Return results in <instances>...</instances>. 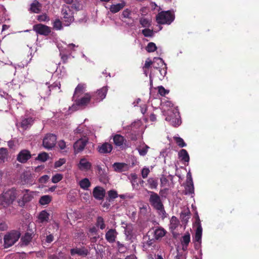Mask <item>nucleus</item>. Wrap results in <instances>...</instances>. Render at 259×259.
Instances as JSON below:
<instances>
[{"label": "nucleus", "mask_w": 259, "mask_h": 259, "mask_svg": "<svg viewBox=\"0 0 259 259\" xmlns=\"http://www.w3.org/2000/svg\"><path fill=\"white\" fill-rule=\"evenodd\" d=\"M147 207H148V206L146 205H143L142 207H141L140 208V212L141 213H143V214H146L147 212Z\"/></svg>", "instance_id": "61"}, {"label": "nucleus", "mask_w": 259, "mask_h": 259, "mask_svg": "<svg viewBox=\"0 0 259 259\" xmlns=\"http://www.w3.org/2000/svg\"><path fill=\"white\" fill-rule=\"evenodd\" d=\"M139 22L140 24L143 27H149L151 25V21L150 20L144 17L141 18Z\"/></svg>", "instance_id": "38"}, {"label": "nucleus", "mask_w": 259, "mask_h": 259, "mask_svg": "<svg viewBox=\"0 0 259 259\" xmlns=\"http://www.w3.org/2000/svg\"><path fill=\"white\" fill-rule=\"evenodd\" d=\"M117 244V248L118 249V251L121 253H123L126 252L127 250V247L125 246V245L121 243L120 241H117L116 242Z\"/></svg>", "instance_id": "41"}, {"label": "nucleus", "mask_w": 259, "mask_h": 259, "mask_svg": "<svg viewBox=\"0 0 259 259\" xmlns=\"http://www.w3.org/2000/svg\"><path fill=\"white\" fill-rule=\"evenodd\" d=\"M108 197L110 199H114L118 197V194L115 190H111L108 192Z\"/></svg>", "instance_id": "50"}, {"label": "nucleus", "mask_w": 259, "mask_h": 259, "mask_svg": "<svg viewBox=\"0 0 259 259\" xmlns=\"http://www.w3.org/2000/svg\"><path fill=\"white\" fill-rule=\"evenodd\" d=\"M175 141H176L177 145L180 147H184L186 146V144L183 140V139L180 137H174Z\"/></svg>", "instance_id": "44"}, {"label": "nucleus", "mask_w": 259, "mask_h": 259, "mask_svg": "<svg viewBox=\"0 0 259 259\" xmlns=\"http://www.w3.org/2000/svg\"><path fill=\"white\" fill-rule=\"evenodd\" d=\"M89 253L88 249L84 247L81 248L75 247L70 249V254L72 256L77 254L79 256L85 257L87 256Z\"/></svg>", "instance_id": "12"}, {"label": "nucleus", "mask_w": 259, "mask_h": 259, "mask_svg": "<svg viewBox=\"0 0 259 259\" xmlns=\"http://www.w3.org/2000/svg\"><path fill=\"white\" fill-rule=\"evenodd\" d=\"M158 89L159 94L162 96H164L169 93L168 90L165 89V88L161 85L158 87Z\"/></svg>", "instance_id": "49"}, {"label": "nucleus", "mask_w": 259, "mask_h": 259, "mask_svg": "<svg viewBox=\"0 0 259 259\" xmlns=\"http://www.w3.org/2000/svg\"><path fill=\"white\" fill-rule=\"evenodd\" d=\"M37 20L40 22H44L49 20V18L46 14H42L38 16Z\"/></svg>", "instance_id": "55"}, {"label": "nucleus", "mask_w": 259, "mask_h": 259, "mask_svg": "<svg viewBox=\"0 0 259 259\" xmlns=\"http://www.w3.org/2000/svg\"><path fill=\"white\" fill-rule=\"evenodd\" d=\"M114 144L116 146L121 148L123 144L126 142L124 137L119 134H115L112 136Z\"/></svg>", "instance_id": "18"}, {"label": "nucleus", "mask_w": 259, "mask_h": 259, "mask_svg": "<svg viewBox=\"0 0 259 259\" xmlns=\"http://www.w3.org/2000/svg\"><path fill=\"white\" fill-rule=\"evenodd\" d=\"M148 184L150 188L153 189H156L158 186V180L157 179L150 178L147 180Z\"/></svg>", "instance_id": "35"}, {"label": "nucleus", "mask_w": 259, "mask_h": 259, "mask_svg": "<svg viewBox=\"0 0 259 259\" xmlns=\"http://www.w3.org/2000/svg\"><path fill=\"white\" fill-rule=\"evenodd\" d=\"M97 149L101 154L110 153L113 149V146L108 142H105L101 145H99Z\"/></svg>", "instance_id": "14"}, {"label": "nucleus", "mask_w": 259, "mask_h": 259, "mask_svg": "<svg viewBox=\"0 0 259 259\" xmlns=\"http://www.w3.org/2000/svg\"><path fill=\"white\" fill-rule=\"evenodd\" d=\"M58 146L61 149L63 150L66 148V143L64 141L61 140L58 142Z\"/></svg>", "instance_id": "60"}, {"label": "nucleus", "mask_w": 259, "mask_h": 259, "mask_svg": "<svg viewBox=\"0 0 259 259\" xmlns=\"http://www.w3.org/2000/svg\"><path fill=\"white\" fill-rule=\"evenodd\" d=\"M78 167L79 169L81 170L87 171L91 169L92 164L90 162L88 161L85 158H83L80 159Z\"/></svg>", "instance_id": "20"}, {"label": "nucleus", "mask_w": 259, "mask_h": 259, "mask_svg": "<svg viewBox=\"0 0 259 259\" xmlns=\"http://www.w3.org/2000/svg\"><path fill=\"white\" fill-rule=\"evenodd\" d=\"M108 89L107 87H104L98 90L97 92L93 96V97H95V100L97 101H100L104 99L107 93Z\"/></svg>", "instance_id": "16"}, {"label": "nucleus", "mask_w": 259, "mask_h": 259, "mask_svg": "<svg viewBox=\"0 0 259 259\" xmlns=\"http://www.w3.org/2000/svg\"><path fill=\"white\" fill-rule=\"evenodd\" d=\"M8 156V151L7 148H0V161L1 162H5Z\"/></svg>", "instance_id": "28"}, {"label": "nucleus", "mask_w": 259, "mask_h": 259, "mask_svg": "<svg viewBox=\"0 0 259 259\" xmlns=\"http://www.w3.org/2000/svg\"><path fill=\"white\" fill-rule=\"evenodd\" d=\"M96 226L101 230H103L106 228V224L102 217L98 216L97 218Z\"/></svg>", "instance_id": "31"}, {"label": "nucleus", "mask_w": 259, "mask_h": 259, "mask_svg": "<svg viewBox=\"0 0 259 259\" xmlns=\"http://www.w3.org/2000/svg\"><path fill=\"white\" fill-rule=\"evenodd\" d=\"M152 64H153V62H152L151 61L146 60L145 61V65L143 67V69H149V68L151 66V65H152Z\"/></svg>", "instance_id": "58"}, {"label": "nucleus", "mask_w": 259, "mask_h": 259, "mask_svg": "<svg viewBox=\"0 0 259 259\" xmlns=\"http://www.w3.org/2000/svg\"><path fill=\"white\" fill-rule=\"evenodd\" d=\"M131 13L132 11L130 9H126L124 10L122 12L121 16L123 18L131 19Z\"/></svg>", "instance_id": "48"}, {"label": "nucleus", "mask_w": 259, "mask_h": 259, "mask_svg": "<svg viewBox=\"0 0 259 259\" xmlns=\"http://www.w3.org/2000/svg\"><path fill=\"white\" fill-rule=\"evenodd\" d=\"M92 96L90 94H86L81 99L75 101L76 104L79 106H87L91 101Z\"/></svg>", "instance_id": "19"}, {"label": "nucleus", "mask_w": 259, "mask_h": 259, "mask_svg": "<svg viewBox=\"0 0 259 259\" xmlns=\"http://www.w3.org/2000/svg\"><path fill=\"white\" fill-rule=\"evenodd\" d=\"M25 191L26 193L23 195L22 197V201L23 205L24 204V203L30 201L33 198L32 195L31 193H28V190H25Z\"/></svg>", "instance_id": "36"}, {"label": "nucleus", "mask_w": 259, "mask_h": 259, "mask_svg": "<svg viewBox=\"0 0 259 259\" xmlns=\"http://www.w3.org/2000/svg\"><path fill=\"white\" fill-rule=\"evenodd\" d=\"M187 183H193L191 174L189 172L187 175Z\"/></svg>", "instance_id": "63"}, {"label": "nucleus", "mask_w": 259, "mask_h": 259, "mask_svg": "<svg viewBox=\"0 0 259 259\" xmlns=\"http://www.w3.org/2000/svg\"><path fill=\"white\" fill-rule=\"evenodd\" d=\"M165 120L169 121L170 124L175 127L178 126L181 123L179 112L177 110L169 111Z\"/></svg>", "instance_id": "6"}, {"label": "nucleus", "mask_w": 259, "mask_h": 259, "mask_svg": "<svg viewBox=\"0 0 259 259\" xmlns=\"http://www.w3.org/2000/svg\"><path fill=\"white\" fill-rule=\"evenodd\" d=\"M49 179V177L48 175H44L39 178V182L40 183H46Z\"/></svg>", "instance_id": "56"}, {"label": "nucleus", "mask_w": 259, "mask_h": 259, "mask_svg": "<svg viewBox=\"0 0 259 259\" xmlns=\"http://www.w3.org/2000/svg\"><path fill=\"white\" fill-rule=\"evenodd\" d=\"M149 148L150 147L144 144V145L143 147L138 148H137V149L138 150L139 154L141 156H144L147 154Z\"/></svg>", "instance_id": "39"}, {"label": "nucleus", "mask_w": 259, "mask_h": 259, "mask_svg": "<svg viewBox=\"0 0 259 259\" xmlns=\"http://www.w3.org/2000/svg\"><path fill=\"white\" fill-rule=\"evenodd\" d=\"M17 195V190L12 188L8 190L4 194L6 202L8 203H12L16 198Z\"/></svg>", "instance_id": "9"}, {"label": "nucleus", "mask_w": 259, "mask_h": 259, "mask_svg": "<svg viewBox=\"0 0 259 259\" xmlns=\"http://www.w3.org/2000/svg\"><path fill=\"white\" fill-rule=\"evenodd\" d=\"M156 60L158 61V65L160 64V68L157 71L160 74V76H159V79H162L167 73L166 65L164 63L163 60L160 58H157Z\"/></svg>", "instance_id": "17"}, {"label": "nucleus", "mask_w": 259, "mask_h": 259, "mask_svg": "<svg viewBox=\"0 0 259 259\" xmlns=\"http://www.w3.org/2000/svg\"><path fill=\"white\" fill-rule=\"evenodd\" d=\"M33 122V120L31 117L24 118L22 120L20 126L23 130H26L31 126Z\"/></svg>", "instance_id": "23"}, {"label": "nucleus", "mask_w": 259, "mask_h": 259, "mask_svg": "<svg viewBox=\"0 0 259 259\" xmlns=\"http://www.w3.org/2000/svg\"><path fill=\"white\" fill-rule=\"evenodd\" d=\"M160 180V183H161V187L166 185V184L168 183V179L164 175H162L161 177Z\"/></svg>", "instance_id": "52"}, {"label": "nucleus", "mask_w": 259, "mask_h": 259, "mask_svg": "<svg viewBox=\"0 0 259 259\" xmlns=\"http://www.w3.org/2000/svg\"><path fill=\"white\" fill-rule=\"evenodd\" d=\"M49 214L46 211H41L38 215V219L41 222H48L49 220Z\"/></svg>", "instance_id": "34"}, {"label": "nucleus", "mask_w": 259, "mask_h": 259, "mask_svg": "<svg viewBox=\"0 0 259 259\" xmlns=\"http://www.w3.org/2000/svg\"><path fill=\"white\" fill-rule=\"evenodd\" d=\"M196 223L197 225V227L194 237V240L195 242H197L200 243L201 242L202 228L201 226L200 221L198 217L196 221Z\"/></svg>", "instance_id": "13"}, {"label": "nucleus", "mask_w": 259, "mask_h": 259, "mask_svg": "<svg viewBox=\"0 0 259 259\" xmlns=\"http://www.w3.org/2000/svg\"><path fill=\"white\" fill-rule=\"evenodd\" d=\"M85 89V85L83 83H79L75 89V91L74 93V97L77 96L78 97L79 95H81Z\"/></svg>", "instance_id": "29"}, {"label": "nucleus", "mask_w": 259, "mask_h": 259, "mask_svg": "<svg viewBox=\"0 0 259 259\" xmlns=\"http://www.w3.org/2000/svg\"><path fill=\"white\" fill-rule=\"evenodd\" d=\"M88 143L89 138L88 137L83 136L79 138L74 142L73 145L74 154L76 155L82 152Z\"/></svg>", "instance_id": "5"}, {"label": "nucleus", "mask_w": 259, "mask_h": 259, "mask_svg": "<svg viewBox=\"0 0 259 259\" xmlns=\"http://www.w3.org/2000/svg\"><path fill=\"white\" fill-rule=\"evenodd\" d=\"M49 157V154L47 153L44 152L39 153L36 159L41 162H45L48 159Z\"/></svg>", "instance_id": "40"}, {"label": "nucleus", "mask_w": 259, "mask_h": 259, "mask_svg": "<svg viewBox=\"0 0 259 259\" xmlns=\"http://www.w3.org/2000/svg\"><path fill=\"white\" fill-rule=\"evenodd\" d=\"M190 242V234L189 232L186 233L182 237V240L181 241V243L183 246L186 247V248H187V247L189 245V243Z\"/></svg>", "instance_id": "32"}, {"label": "nucleus", "mask_w": 259, "mask_h": 259, "mask_svg": "<svg viewBox=\"0 0 259 259\" xmlns=\"http://www.w3.org/2000/svg\"><path fill=\"white\" fill-rule=\"evenodd\" d=\"M41 5L37 1L34 0L30 5V11L34 13H39L41 11Z\"/></svg>", "instance_id": "22"}, {"label": "nucleus", "mask_w": 259, "mask_h": 259, "mask_svg": "<svg viewBox=\"0 0 259 259\" xmlns=\"http://www.w3.org/2000/svg\"><path fill=\"white\" fill-rule=\"evenodd\" d=\"M166 231L162 228H156L154 231V236L156 240H159L165 236Z\"/></svg>", "instance_id": "24"}, {"label": "nucleus", "mask_w": 259, "mask_h": 259, "mask_svg": "<svg viewBox=\"0 0 259 259\" xmlns=\"http://www.w3.org/2000/svg\"><path fill=\"white\" fill-rule=\"evenodd\" d=\"M54 240V236L52 234L47 235L46 237V242L48 243H51Z\"/></svg>", "instance_id": "62"}, {"label": "nucleus", "mask_w": 259, "mask_h": 259, "mask_svg": "<svg viewBox=\"0 0 259 259\" xmlns=\"http://www.w3.org/2000/svg\"><path fill=\"white\" fill-rule=\"evenodd\" d=\"M190 213L189 209L184 210L181 212L180 218L183 224L186 225L187 224L190 218Z\"/></svg>", "instance_id": "25"}, {"label": "nucleus", "mask_w": 259, "mask_h": 259, "mask_svg": "<svg viewBox=\"0 0 259 259\" xmlns=\"http://www.w3.org/2000/svg\"><path fill=\"white\" fill-rule=\"evenodd\" d=\"M57 137L53 134H48L44 137L42 141V145L46 149H51L56 144Z\"/></svg>", "instance_id": "7"}, {"label": "nucleus", "mask_w": 259, "mask_h": 259, "mask_svg": "<svg viewBox=\"0 0 259 259\" xmlns=\"http://www.w3.org/2000/svg\"><path fill=\"white\" fill-rule=\"evenodd\" d=\"M53 28L56 30H61L62 28V22L59 19H56L53 23Z\"/></svg>", "instance_id": "46"}, {"label": "nucleus", "mask_w": 259, "mask_h": 259, "mask_svg": "<svg viewBox=\"0 0 259 259\" xmlns=\"http://www.w3.org/2000/svg\"><path fill=\"white\" fill-rule=\"evenodd\" d=\"M21 234L19 231L12 230L8 232L4 237V246L5 248L13 246L20 238Z\"/></svg>", "instance_id": "2"}, {"label": "nucleus", "mask_w": 259, "mask_h": 259, "mask_svg": "<svg viewBox=\"0 0 259 259\" xmlns=\"http://www.w3.org/2000/svg\"><path fill=\"white\" fill-rule=\"evenodd\" d=\"M52 198L50 195H44L40 198L39 202L41 205H47L51 201Z\"/></svg>", "instance_id": "33"}, {"label": "nucleus", "mask_w": 259, "mask_h": 259, "mask_svg": "<svg viewBox=\"0 0 259 259\" xmlns=\"http://www.w3.org/2000/svg\"><path fill=\"white\" fill-rule=\"evenodd\" d=\"M147 192L150 194L149 201L151 206L157 211L158 214L162 219L166 218L167 213L159 195L153 191H148Z\"/></svg>", "instance_id": "1"}, {"label": "nucleus", "mask_w": 259, "mask_h": 259, "mask_svg": "<svg viewBox=\"0 0 259 259\" xmlns=\"http://www.w3.org/2000/svg\"><path fill=\"white\" fill-rule=\"evenodd\" d=\"M93 195L97 200H103L105 196V190L101 187L97 186L93 191Z\"/></svg>", "instance_id": "11"}, {"label": "nucleus", "mask_w": 259, "mask_h": 259, "mask_svg": "<svg viewBox=\"0 0 259 259\" xmlns=\"http://www.w3.org/2000/svg\"><path fill=\"white\" fill-rule=\"evenodd\" d=\"M91 183L88 178H84L79 182V186L83 190H88Z\"/></svg>", "instance_id": "30"}, {"label": "nucleus", "mask_w": 259, "mask_h": 259, "mask_svg": "<svg viewBox=\"0 0 259 259\" xmlns=\"http://www.w3.org/2000/svg\"><path fill=\"white\" fill-rule=\"evenodd\" d=\"M72 8L73 6H69L65 5L62 6L61 14L63 16L64 21L67 26H69L74 20V12Z\"/></svg>", "instance_id": "4"}, {"label": "nucleus", "mask_w": 259, "mask_h": 259, "mask_svg": "<svg viewBox=\"0 0 259 259\" xmlns=\"http://www.w3.org/2000/svg\"><path fill=\"white\" fill-rule=\"evenodd\" d=\"M66 162L65 159H60L59 160L57 161L55 163V167H59L62 166L63 164H64Z\"/></svg>", "instance_id": "54"}, {"label": "nucleus", "mask_w": 259, "mask_h": 259, "mask_svg": "<svg viewBox=\"0 0 259 259\" xmlns=\"http://www.w3.org/2000/svg\"><path fill=\"white\" fill-rule=\"evenodd\" d=\"M31 157V154L27 150H21L17 155V160L22 163H26Z\"/></svg>", "instance_id": "10"}, {"label": "nucleus", "mask_w": 259, "mask_h": 259, "mask_svg": "<svg viewBox=\"0 0 259 259\" xmlns=\"http://www.w3.org/2000/svg\"><path fill=\"white\" fill-rule=\"evenodd\" d=\"M33 30L37 34L48 36L51 32V27L41 23L34 25Z\"/></svg>", "instance_id": "8"}, {"label": "nucleus", "mask_w": 259, "mask_h": 259, "mask_svg": "<svg viewBox=\"0 0 259 259\" xmlns=\"http://www.w3.org/2000/svg\"><path fill=\"white\" fill-rule=\"evenodd\" d=\"M113 166L116 171L121 172L125 167V164L124 163L116 162L113 164Z\"/></svg>", "instance_id": "42"}, {"label": "nucleus", "mask_w": 259, "mask_h": 259, "mask_svg": "<svg viewBox=\"0 0 259 259\" xmlns=\"http://www.w3.org/2000/svg\"><path fill=\"white\" fill-rule=\"evenodd\" d=\"M33 236L34 234L33 232H26L21 238L22 244L25 246L28 245L31 241Z\"/></svg>", "instance_id": "21"}, {"label": "nucleus", "mask_w": 259, "mask_h": 259, "mask_svg": "<svg viewBox=\"0 0 259 259\" xmlns=\"http://www.w3.org/2000/svg\"><path fill=\"white\" fill-rule=\"evenodd\" d=\"M60 55L61 56V60L63 62V63H66L67 62L68 59L69 57V56L64 54L62 52H60Z\"/></svg>", "instance_id": "53"}, {"label": "nucleus", "mask_w": 259, "mask_h": 259, "mask_svg": "<svg viewBox=\"0 0 259 259\" xmlns=\"http://www.w3.org/2000/svg\"><path fill=\"white\" fill-rule=\"evenodd\" d=\"M146 50L149 53L154 52L157 50V47L155 43L150 42L147 45Z\"/></svg>", "instance_id": "43"}, {"label": "nucleus", "mask_w": 259, "mask_h": 259, "mask_svg": "<svg viewBox=\"0 0 259 259\" xmlns=\"http://www.w3.org/2000/svg\"><path fill=\"white\" fill-rule=\"evenodd\" d=\"M185 191L186 194H192L194 192V187L193 183H187L185 186Z\"/></svg>", "instance_id": "37"}, {"label": "nucleus", "mask_w": 259, "mask_h": 259, "mask_svg": "<svg viewBox=\"0 0 259 259\" xmlns=\"http://www.w3.org/2000/svg\"><path fill=\"white\" fill-rule=\"evenodd\" d=\"M179 156L181 160L185 162H189L190 160L189 155L186 150L182 149L179 152Z\"/></svg>", "instance_id": "26"}, {"label": "nucleus", "mask_w": 259, "mask_h": 259, "mask_svg": "<svg viewBox=\"0 0 259 259\" xmlns=\"http://www.w3.org/2000/svg\"><path fill=\"white\" fill-rule=\"evenodd\" d=\"M156 60V59H155ZM158 61L157 60L154 61L153 62V67L154 69H156V70H158L160 68V64L158 65Z\"/></svg>", "instance_id": "64"}, {"label": "nucleus", "mask_w": 259, "mask_h": 259, "mask_svg": "<svg viewBox=\"0 0 259 259\" xmlns=\"http://www.w3.org/2000/svg\"><path fill=\"white\" fill-rule=\"evenodd\" d=\"M175 16L170 11H162L156 16V21L160 24H170L174 21Z\"/></svg>", "instance_id": "3"}, {"label": "nucleus", "mask_w": 259, "mask_h": 259, "mask_svg": "<svg viewBox=\"0 0 259 259\" xmlns=\"http://www.w3.org/2000/svg\"><path fill=\"white\" fill-rule=\"evenodd\" d=\"M142 34L145 37H152L153 35V30L149 28H145L142 31Z\"/></svg>", "instance_id": "45"}, {"label": "nucleus", "mask_w": 259, "mask_h": 259, "mask_svg": "<svg viewBox=\"0 0 259 259\" xmlns=\"http://www.w3.org/2000/svg\"><path fill=\"white\" fill-rule=\"evenodd\" d=\"M124 6V3H119L116 5H112L110 8V11L112 13H116L122 9Z\"/></svg>", "instance_id": "27"}, {"label": "nucleus", "mask_w": 259, "mask_h": 259, "mask_svg": "<svg viewBox=\"0 0 259 259\" xmlns=\"http://www.w3.org/2000/svg\"><path fill=\"white\" fill-rule=\"evenodd\" d=\"M117 232L115 229H110L105 234V239L109 243H113L115 241Z\"/></svg>", "instance_id": "15"}, {"label": "nucleus", "mask_w": 259, "mask_h": 259, "mask_svg": "<svg viewBox=\"0 0 259 259\" xmlns=\"http://www.w3.org/2000/svg\"><path fill=\"white\" fill-rule=\"evenodd\" d=\"M149 173L150 170L148 167H144L141 170V175L143 179L147 178Z\"/></svg>", "instance_id": "51"}, {"label": "nucleus", "mask_w": 259, "mask_h": 259, "mask_svg": "<svg viewBox=\"0 0 259 259\" xmlns=\"http://www.w3.org/2000/svg\"><path fill=\"white\" fill-rule=\"evenodd\" d=\"M8 228V225L6 223L3 222V223H0V231H5V230H7Z\"/></svg>", "instance_id": "59"}, {"label": "nucleus", "mask_w": 259, "mask_h": 259, "mask_svg": "<svg viewBox=\"0 0 259 259\" xmlns=\"http://www.w3.org/2000/svg\"><path fill=\"white\" fill-rule=\"evenodd\" d=\"M170 222L171 224L176 228L178 225L179 221L176 217L172 216Z\"/></svg>", "instance_id": "57"}, {"label": "nucleus", "mask_w": 259, "mask_h": 259, "mask_svg": "<svg viewBox=\"0 0 259 259\" xmlns=\"http://www.w3.org/2000/svg\"><path fill=\"white\" fill-rule=\"evenodd\" d=\"M63 179L62 175L60 174H57L54 176H53L52 178V182L53 183H57L60 182Z\"/></svg>", "instance_id": "47"}]
</instances>
